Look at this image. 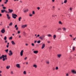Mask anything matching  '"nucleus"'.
I'll return each mask as SVG.
<instances>
[{
	"label": "nucleus",
	"mask_w": 76,
	"mask_h": 76,
	"mask_svg": "<svg viewBox=\"0 0 76 76\" xmlns=\"http://www.w3.org/2000/svg\"><path fill=\"white\" fill-rule=\"evenodd\" d=\"M27 58V57H26L25 58H24V60H26Z\"/></svg>",
	"instance_id": "obj_48"
},
{
	"label": "nucleus",
	"mask_w": 76,
	"mask_h": 76,
	"mask_svg": "<svg viewBox=\"0 0 76 76\" xmlns=\"http://www.w3.org/2000/svg\"><path fill=\"white\" fill-rule=\"evenodd\" d=\"M56 70H58V67H57V66L56 67Z\"/></svg>",
	"instance_id": "obj_38"
},
{
	"label": "nucleus",
	"mask_w": 76,
	"mask_h": 76,
	"mask_svg": "<svg viewBox=\"0 0 76 76\" xmlns=\"http://www.w3.org/2000/svg\"><path fill=\"white\" fill-rule=\"evenodd\" d=\"M37 42V40H35V41H34V43H36Z\"/></svg>",
	"instance_id": "obj_54"
},
{
	"label": "nucleus",
	"mask_w": 76,
	"mask_h": 76,
	"mask_svg": "<svg viewBox=\"0 0 76 76\" xmlns=\"http://www.w3.org/2000/svg\"><path fill=\"white\" fill-rule=\"evenodd\" d=\"M5 12L6 13H7L8 12L7 11L5 10Z\"/></svg>",
	"instance_id": "obj_59"
},
{
	"label": "nucleus",
	"mask_w": 76,
	"mask_h": 76,
	"mask_svg": "<svg viewBox=\"0 0 76 76\" xmlns=\"http://www.w3.org/2000/svg\"><path fill=\"white\" fill-rule=\"evenodd\" d=\"M2 58H2V56H1L0 57V60H1V59H2Z\"/></svg>",
	"instance_id": "obj_46"
},
{
	"label": "nucleus",
	"mask_w": 76,
	"mask_h": 76,
	"mask_svg": "<svg viewBox=\"0 0 76 76\" xmlns=\"http://www.w3.org/2000/svg\"><path fill=\"white\" fill-rule=\"evenodd\" d=\"M19 38H21V36H19Z\"/></svg>",
	"instance_id": "obj_63"
},
{
	"label": "nucleus",
	"mask_w": 76,
	"mask_h": 76,
	"mask_svg": "<svg viewBox=\"0 0 76 76\" xmlns=\"http://www.w3.org/2000/svg\"><path fill=\"white\" fill-rule=\"evenodd\" d=\"M52 46H50L49 47V49H50H50H52Z\"/></svg>",
	"instance_id": "obj_40"
},
{
	"label": "nucleus",
	"mask_w": 76,
	"mask_h": 76,
	"mask_svg": "<svg viewBox=\"0 0 76 76\" xmlns=\"http://www.w3.org/2000/svg\"><path fill=\"white\" fill-rule=\"evenodd\" d=\"M1 12L2 13H3L5 12V10H1Z\"/></svg>",
	"instance_id": "obj_17"
},
{
	"label": "nucleus",
	"mask_w": 76,
	"mask_h": 76,
	"mask_svg": "<svg viewBox=\"0 0 76 76\" xmlns=\"http://www.w3.org/2000/svg\"><path fill=\"white\" fill-rule=\"evenodd\" d=\"M62 29H63L64 31H66V28H63Z\"/></svg>",
	"instance_id": "obj_27"
},
{
	"label": "nucleus",
	"mask_w": 76,
	"mask_h": 76,
	"mask_svg": "<svg viewBox=\"0 0 76 76\" xmlns=\"http://www.w3.org/2000/svg\"><path fill=\"white\" fill-rule=\"evenodd\" d=\"M35 14V12L34 11L32 12V14Z\"/></svg>",
	"instance_id": "obj_41"
},
{
	"label": "nucleus",
	"mask_w": 76,
	"mask_h": 76,
	"mask_svg": "<svg viewBox=\"0 0 76 76\" xmlns=\"http://www.w3.org/2000/svg\"><path fill=\"white\" fill-rule=\"evenodd\" d=\"M1 33L4 34V33H5V30H4V29H3L1 31Z\"/></svg>",
	"instance_id": "obj_7"
},
{
	"label": "nucleus",
	"mask_w": 76,
	"mask_h": 76,
	"mask_svg": "<svg viewBox=\"0 0 76 76\" xmlns=\"http://www.w3.org/2000/svg\"><path fill=\"white\" fill-rule=\"evenodd\" d=\"M22 19V18L21 17H20L18 19V20L19 21H20V19Z\"/></svg>",
	"instance_id": "obj_28"
},
{
	"label": "nucleus",
	"mask_w": 76,
	"mask_h": 76,
	"mask_svg": "<svg viewBox=\"0 0 76 76\" xmlns=\"http://www.w3.org/2000/svg\"><path fill=\"white\" fill-rule=\"evenodd\" d=\"M37 9H38V10H39L40 9V8L39 7H37Z\"/></svg>",
	"instance_id": "obj_50"
},
{
	"label": "nucleus",
	"mask_w": 76,
	"mask_h": 76,
	"mask_svg": "<svg viewBox=\"0 0 76 76\" xmlns=\"http://www.w3.org/2000/svg\"><path fill=\"white\" fill-rule=\"evenodd\" d=\"M8 51H9V49H6V50H4V51L5 52V53H8Z\"/></svg>",
	"instance_id": "obj_14"
},
{
	"label": "nucleus",
	"mask_w": 76,
	"mask_h": 76,
	"mask_svg": "<svg viewBox=\"0 0 76 76\" xmlns=\"http://www.w3.org/2000/svg\"><path fill=\"white\" fill-rule=\"evenodd\" d=\"M11 75H13L14 74V73L13 72V71H11Z\"/></svg>",
	"instance_id": "obj_35"
},
{
	"label": "nucleus",
	"mask_w": 76,
	"mask_h": 76,
	"mask_svg": "<svg viewBox=\"0 0 76 76\" xmlns=\"http://www.w3.org/2000/svg\"><path fill=\"white\" fill-rule=\"evenodd\" d=\"M3 9H6V7H3Z\"/></svg>",
	"instance_id": "obj_51"
},
{
	"label": "nucleus",
	"mask_w": 76,
	"mask_h": 76,
	"mask_svg": "<svg viewBox=\"0 0 76 76\" xmlns=\"http://www.w3.org/2000/svg\"><path fill=\"white\" fill-rule=\"evenodd\" d=\"M9 46V45H6V47H7V48H8Z\"/></svg>",
	"instance_id": "obj_49"
},
{
	"label": "nucleus",
	"mask_w": 76,
	"mask_h": 76,
	"mask_svg": "<svg viewBox=\"0 0 76 76\" xmlns=\"http://www.w3.org/2000/svg\"><path fill=\"white\" fill-rule=\"evenodd\" d=\"M7 60V58H3L2 60L3 61H5V60Z\"/></svg>",
	"instance_id": "obj_22"
},
{
	"label": "nucleus",
	"mask_w": 76,
	"mask_h": 76,
	"mask_svg": "<svg viewBox=\"0 0 76 76\" xmlns=\"http://www.w3.org/2000/svg\"><path fill=\"white\" fill-rule=\"evenodd\" d=\"M10 66H7L6 67V69H10Z\"/></svg>",
	"instance_id": "obj_25"
},
{
	"label": "nucleus",
	"mask_w": 76,
	"mask_h": 76,
	"mask_svg": "<svg viewBox=\"0 0 76 76\" xmlns=\"http://www.w3.org/2000/svg\"><path fill=\"white\" fill-rule=\"evenodd\" d=\"M4 0L6 1V2H4V3H5V4H7V2L8 1V0Z\"/></svg>",
	"instance_id": "obj_26"
},
{
	"label": "nucleus",
	"mask_w": 76,
	"mask_h": 76,
	"mask_svg": "<svg viewBox=\"0 0 76 76\" xmlns=\"http://www.w3.org/2000/svg\"><path fill=\"white\" fill-rule=\"evenodd\" d=\"M12 25H13V23H12V22H11L9 24V25L10 26H12Z\"/></svg>",
	"instance_id": "obj_24"
},
{
	"label": "nucleus",
	"mask_w": 76,
	"mask_h": 76,
	"mask_svg": "<svg viewBox=\"0 0 76 76\" xmlns=\"http://www.w3.org/2000/svg\"><path fill=\"white\" fill-rule=\"evenodd\" d=\"M72 72L73 74H76V71H75L74 70H72Z\"/></svg>",
	"instance_id": "obj_12"
},
{
	"label": "nucleus",
	"mask_w": 76,
	"mask_h": 76,
	"mask_svg": "<svg viewBox=\"0 0 76 76\" xmlns=\"http://www.w3.org/2000/svg\"><path fill=\"white\" fill-rule=\"evenodd\" d=\"M45 37V35H43L41 36H40V37H39V39H41V40H43V39H44Z\"/></svg>",
	"instance_id": "obj_1"
},
{
	"label": "nucleus",
	"mask_w": 76,
	"mask_h": 76,
	"mask_svg": "<svg viewBox=\"0 0 76 76\" xmlns=\"http://www.w3.org/2000/svg\"><path fill=\"white\" fill-rule=\"evenodd\" d=\"M56 16H57V15H52V17H55Z\"/></svg>",
	"instance_id": "obj_39"
},
{
	"label": "nucleus",
	"mask_w": 76,
	"mask_h": 76,
	"mask_svg": "<svg viewBox=\"0 0 76 76\" xmlns=\"http://www.w3.org/2000/svg\"><path fill=\"white\" fill-rule=\"evenodd\" d=\"M2 58H4V57H5V56L4 55H2Z\"/></svg>",
	"instance_id": "obj_37"
},
{
	"label": "nucleus",
	"mask_w": 76,
	"mask_h": 76,
	"mask_svg": "<svg viewBox=\"0 0 76 76\" xmlns=\"http://www.w3.org/2000/svg\"><path fill=\"white\" fill-rule=\"evenodd\" d=\"M12 17L13 18H14V19H15L16 18V17H17V15L16 14H12Z\"/></svg>",
	"instance_id": "obj_3"
},
{
	"label": "nucleus",
	"mask_w": 76,
	"mask_h": 76,
	"mask_svg": "<svg viewBox=\"0 0 76 76\" xmlns=\"http://www.w3.org/2000/svg\"><path fill=\"white\" fill-rule=\"evenodd\" d=\"M28 11V10L27 9L26 10H23V12L24 13H26V12Z\"/></svg>",
	"instance_id": "obj_18"
},
{
	"label": "nucleus",
	"mask_w": 76,
	"mask_h": 76,
	"mask_svg": "<svg viewBox=\"0 0 76 76\" xmlns=\"http://www.w3.org/2000/svg\"><path fill=\"white\" fill-rule=\"evenodd\" d=\"M70 10H72V8H70Z\"/></svg>",
	"instance_id": "obj_55"
},
{
	"label": "nucleus",
	"mask_w": 76,
	"mask_h": 76,
	"mask_svg": "<svg viewBox=\"0 0 76 76\" xmlns=\"http://www.w3.org/2000/svg\"><path fill=\"white\" fill-rule=\"evenodd\" d=\"M32 15H32V14H31V15H29V16H32Z\"/></svg>",
	"instance_id": "obj_53"
},
{
	"label": "nucleus",
	"mask_w": 76,
	"mask_h": 76,
	"mask_svg": "<svg viewBox=\"0 0 76 76\" xmlns=\"http://www.w3.org/2000/svg\"><path fill=\"white\" fill-rule=\"evenodd\" d=\"M12 39V37H11L9 39Z\"/></svg>",
	"instance_id": "obj_34"
},
{
	"label": "nucleus",
	"mask_w": 76,
	"mask_h": 76,
	"mask_svg": "<svg viewBox=\"0 0 76 76\" xmlns=\"http://www.w3.org/2000/svg\"><path fill=\"white\" fill-rule=\"evenodd\" d=\"M48 43H50V41H48Z\"/></svg>",
	"instance_id": "obj_60"
},
{
	"label": "nucleus",
	"mask_w": 76,
	"mask_h": 76,
	"mask_svg": "<svg viewBox=\"0 0 76 76\" xmlns=\"http://www.w3.org/2000/svg\"><path fill=\"white\" fill-rule=\"evenodd\" d=\"M72 50L73 51H74L75 50V47H73L72 48Z\"/></svg>",
	"instance_id": "obj_30"
},
{
	"label": "nucleus",
	"mask_w": 76,
	"mask_h": 76,
	"mask_svg": "<svg viewBox=\"0 0 76 76\" xmlns=\"http://www.w3.org/2000/svg\"><path fill=\"white\" fill-rule=\"evenodd\" d=\"M7 39V37L6 36L4 37V40H6Z\"/></svg>",
	"instance_id": "obj_31"
},
{
	"label": "nucleus",
	"mask_w": 76,
	"mask_h": 76,
	"mask_svg": "<svg viewBox=\"0 0 76 76\" xmlns=\"http://www.w3.org/2000/svg\"><path fill=\"white\" fill-rule=\"evenodd\" d=\"M46 63L47 64H49L50 63L49 62V61H47L46 62Z\"/></svg>",
	"instance_id": "obj_36"
},
{
	"label": "nucleus",
	"mask_w": 76,
	"mask_h": 76,
	"mask_svg": "<svg viewBox=\"0 0 76 76\" xmlns=\"http://www.w3.org/2000/svg\"><path fill=\"white\" fill-rule=\"evenodd\" d=\"M11 43L12 45H15V43L13 41H11Z\"/></svg>",
	"instance_id": "obj_13"
},
{
	"label": "nucleus",
	"mask_w": 76,
	"mask_h": 76,
	"mask_svg": "<svg viewBox=\"0 0 76 76\" xmlns=\"http://www.w3.org/2000/svg\"><path fill=\"white\" fill-rule=\"evenodd\" d=\"M56 35H54L53 36V39H56Z\"/></svg>",
	"instance_id": "obj_20"
},
{
	"label": "nucleus",
	"mask_w": 76,
	"mask_h": 76,
	"mask_svg": "<svg viewBox=\"0 0 76 76\" xmlns=\"http://www.w3.org/2000/svg\"><path fill=\"white\" fill-rule=\"evenodd\" d=\"M9 53H8L9 56H12L13 54L12 52V50H10L9 51Z\"/></svg>",
	"instance_id": "obj_2"
},
{
	"label": "nucleus",
	"mask_w": 76,
	"mask_h": 76,
	"mask_svg": "<svg viewBox=\"0 0 76 76\" xmlns=\"http://www.w3.org/2000/svg\"><path fill=\"white\" fill-rule=\"evenodd\" d=\"M27 26V25H23L21 26V28H24L25 27Z\"/></svg>",
	"instance_id": "obj_6"
},
{
	"label": "nucleus",
	"mask_w": 76,
	"mask_h": 76,
	"mask_svg": "<svg viewBox=\"0 0 76 76\" xmlns=\"http://www.w3.org/2000/svg\"><path fill=\"white\" fill-rule=\"evenodd\" d=\"M16 66L18 68H20V65L19 64H17L16 65Z\"/></svg>",
	"instance_id": "obj_4"
},
{
	"label": "nucleus",
	"mask_w": 76,
	"mask_h": 76,
	"mask_svg": "<svg viewBox=\"0 0 76 76\" xmlns=\"http://www.w3.org/2000/svg\"><path fill=\"white\" fill-rule=\"evenodd\" d=\"M18 34H19L20 33V31H18Z\"/></svg>",
	"instance_id": "obj_42"
},
{
	"label": "nucleus",
	"mask_w": 76,
	"mask_h": 76,
	"mask_svg": "<svg viewBox=\"0 0 76 76\" xmlns=\"http://www.w3.org/2000/svg\"><path fill=\"white\" fill-rule=\"evenodd\" d=\"M67 0H65L64 1V3H66L67 2Z\"/></svg>",
	"instance_id": "obj_32"
},
{
	"label": "nucleus",
	"mask_w": 76,
	"mask_h": 76,
	"mask_svg": "<svg viewBox=\"0 0 76 76\" xmlns=\"http://www.w3.org/2000/svg\"><path fill=\"white\" fill-rule=\"evenodd\" d=\"M33 53L34 54H37L38 53V51L37 50L34 51H33Z\"/></svg>",
	"instance_id": "obj_11"
},
{
	"label": "nucleus",
	"mask_w": 76,
	"mask_h": 76,
	"mask_svg": "<svg viewBox=\"0 0 76 76\" xmlns=\"http://www.w3.org/2000/svg\"><path fill=\"white\" fill-rule=\"evenodd\" d=\"M33 67H35V68H37V65L34 64V65H33Z\"/></svg>",
	"instance_id": "obj_19"
},
{
	"label": "nucleus",
	"mask_w": 76,
	"mask_h": 76,
	"mask_svg": "<svg viewBox=\"0 0 76 76\" xmlns=\"http://www.w3.org/2000/svg\"><path fill=\"white\" fill-rule=\"evenodd\" d=\"M37 42L38 44H39L41 42V41L40 40H39L37 41Z\"/></svg>",
	"instance_id": "obj_29"
},
{
	"label": "nucleus",
	"mask_w": 76,
	"mask_h": 76,
	"mask_svg": "<svg viewBox=\"0 0 76 76\" xmlns=\"http://www.w3.org/2000/svg\"><path fill=\"white\" fill-rule=\"evenodd\" d=\"M8 11H9L10 13H11L13 11V10H10V9H8Z\"/></svg>",
	"instance_id": "obj_8"
},
{
	"label": "nucleus",
	"mask_w": 76,
	"mask_h": 76,
	"mask_svg": "<svg viewBox=\"0 0 76 76\" xmlns=\"http://www.w3.org/2000/svg\"><path fill=\"white\" fill-rule=\"evenodd\" d=\"M7 18L8 20H10V17L9 16V14H7Z\"/></svg>",
	"instance_id": "obj_10"
},
{
	"label": "nucleus",
	"mask_w": 76,
	"mask_h": 76,
	"mask_svg": "<svg viewBox=\"0 0 76 76\" xmlns=\"http://www.w3.org/2000/svg\"><path fill=\"white\" fill-rule=\"evenodd\" d=\"M26 45L27 46V45H28V44L26 43Z\"/></svg>",
	"instance_id": "obj_62"
},
{
	"label": "nucleus",
	"mask_w": 76,
	"mask_h": 76,
	"mask_svg": "<svg viewBox=\"0 0 76 76\" xmlns=\"http://www.w3.org/2000/svg\"><path fill=\"white\" fill-rule=\"evenodd\" d=\"M61 56V54H58L57 55V57L58 58H60Z\"/></svg>",
	"instance_id": "obj_15"
},
{
	"label": "nucleus",
	"mask_w": 76,
	"mask_h": 76,
	"mask_svg": "<svg viewBox=\"0 0 76 76\" xmlns=\"http://www.w3.org/2000/svg\"><path fill=\"white\" fill-rule=\"evenodd\" d=\"M62 2L61 3V4H64V3L62 1Z\"/></svg>",
	"instance_id": "obj_64"
},
{
	"label": "nucleus",
	"mask_w": 76,
	"mask_h": 76,
	"mask_svg": "<svg viewBox=\"0 0 76 76\" xmlns=\"http://www.w3.org/2000/svg\"><path fill=\"white\" fill-rule=\"evenodd\" d=\"M24 52V51L23 50H22L21 52H20V56H23V52Z\"/></svg>",
	"instance_id": "obj_5"
},
{
	"label": "nucleus",
	"mask_w": 76,
	"mask_h": 76,
	"mask_svg": "<svg viewBox=\"0 0 76 76\" xmlns=\"http://www.w3.org/2000/svg\"><path fill=\"white\" fill-rule=\"evenodd\" d=\"M39 36H40V35H39V34L37 36V37H39Z\"/></svg>",
	"instance_id": "obj_56"
},
{
	"label": "nucleus",
	"mask_w": 76,
	"mask_h": 76,
	"mask_svg": "<svg viewBox=\"0 0 76 76\" xmlns=\"http://www.w3.org/2000/svg\"><path fill=\"white\" fill-rule=\"evenodd\" d=\"M52 0V1L53 2H54L55 1V0Z\"/></svg>",
	"instance_id": "obj_61"
},
{
	"label": "nucleus",
	"mask_w": 76,
	"mask_h": 76,
	"mask_svg": "<svg viewBox=\"0 0 76 76\" xmlns=\"http://www.w3.org/2000/svg\"><path fill=\"white\" fill-rule=\"evenodd\" d=\"M2 15L1 14H0V17Z\"/></svg>",
	"instance_id": "obj_58"
},
{
	"label": "nucleus",
	"mask_w": 76,
	"mask_h": 76,
	"mask_svg": "<svg viewBox=\"0 0 76 76\" xmlns=\"http://www.w3.org/2000/svg\"><path fill=\"white\" fill-rule=\"evenodd\" d=\"M31 45L33 47H34V46L35 45L33 43H31Z\"/></svg>",
	"instance_id": "obj_33"
},
{
	"label": "nucleus",
	"mask_w": 76,
	"mask_h": 76,
	"mask_svg": "<svg viewBox=\"0 0 76 76\" xmlns=\"http://www.w3.org/2000/svg\"><path fill=\"white\" fill-rule=\"evenodd\" d=\"M59 24H61V25H62L63 24V23H62L61 21H59Z\"/></svg>",
	"instance_id": "obj_21"
},
{
	"label": "nucleus",
	"mask_w": 76,
	"mask_h": 76,
	"mask_svg": "<svg viewBox=\"0 0 76 76\" xmlns=\"http://www.w3.org/2000/svg\"><path fill=\"white\" fill-rule=\"evenodd\" d=\"M4 57H5V58H7V55L4 56Z\"/></svg>",
	"instance_id": "obj_43"
},
{
	"label": "nucleus",
	"mask_w": 76,
	"mask_h": 76,
	"mask_svg": "<svg viewBox=\"0 0 76 76\" xmlns=\"http://www.w3.org/2000/svg\"><path fill=\"white\" fill-rule=\"evenodd\" d=\"M66 76H69V75L68 73L66 74Z\"/></svg>",
	"instance_id": "obj_47"
},
{
	"label": "nucleus",
	"mask_w": 76,
	"mask_h": 76,
	"mask_svg": "<svg viewBox=\"0 0 76 76\" xmlns=\"http://www.w3.org/2000/svg\"><path fill=\"white\" fill-rule=\"evenodd\" d=\"M23 74L24 75H26V71H23Z\"/></svg>",
	"instance_id": "obj_16"
},
{
	"label": "nucleus",
	"mask_w": 76,
	"mask_h": 76,
	"mask_svg": "<svg viewBox=\"0 0 76 76\" xmlns=\"http://www.w3.org/2000/svg\"><path fill=\"white\" fill-rule=\"evenodd\" d=\"M18 27H17V28H16V30H18Z\"/></svg>",
	"instance_id": "obj_57"
},
{
	"label": "nucleus",
	"mask_w": 76,
	"mask_h": 76,
	"mask_svg": "<svg viewBox=\"0 0 76 76\" xmlns=\"http://www.w3.org/2000/svg\"><path fill=\"white\" fill-rule=\"evenodd\" d=\"M69 36H70V37H71L72 38V35H69Z\"/></svg>",
	"instance_id": "obj_52"
},
{
	"label": "nucleus",
	"mask_w": 76,
	"mask_h": 76,
	"mask_svg": "<svg viewBox=\"0 0 76 76\" xmlns=\"http://www.w3.org/2000/svg\"><path fill=\"white\" fill-rule=\"evenodd\" d=\"M48 37H51L52 35L50 34H48Z\"/></svg>",
	"instance_id": "obj_23"
},
{
	"label": "nucleus",
	"mask_w": 76,
	"mask_h": 76,
	"mask_svg": "<svg viewBox=\"0 0 76 76\" xmlns=\"http://www.w3.org/2000/svg\"><path fill=\"white\" fill-rule=\"evenodd\" d=\"M17 27V25H15V28H16V27Z\"/></svg>",
	"instance_id": "obj_45"
},
{
	"label": "nucleus",
	"mask_w": 76,
	"mask_h": 76,
	"mask_svg": "<svg viewBox=\"0 0 76 76\" xmlns=\"http://www.w3.org/2000/svg\"><path fill=\"white\" fill-rule=\"evenodd\" d=\"M45 44H42V49H43V48H45Z\"/></svg>",
	"instance_id": "obj_9"
},
{
	"label": "nucleus",
	"mask_w": 76,
	"mask_h": 76,
	"mask_svg": "<svg viewBox=\"0 0 76 76\" xmlns=\"http://www.w3.org/2000/svg\"><path fill=\"white\" fill-rule=\"evenodd\" d=\"M61 28H58V30H61Z\"/></svg>",
	"instance_id": "obj_44"
}]
</instances>
